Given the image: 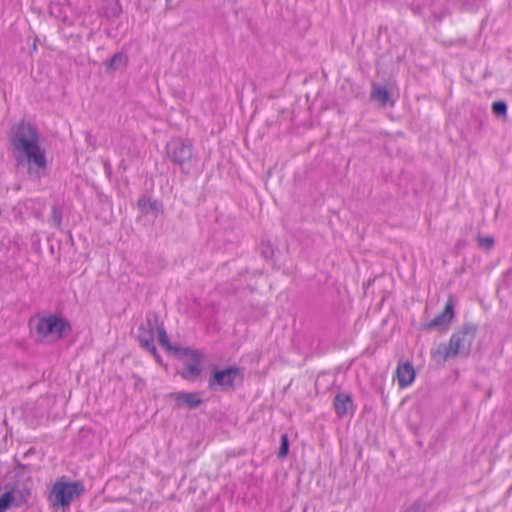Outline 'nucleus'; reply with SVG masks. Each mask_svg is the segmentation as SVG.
Here are the masks:
<instances>
[{"instance_id": "nucleus-1", "label": "nucleus", "mask_w": 512, "mask_h": 512, "mask_svg": "<svg viewBox=\"0 0 512 512\" xmlns=\"http://www.w3.org/2000/svg\"><path fill=\"white\" fill-rule=\"evenodd\" d=\"M9 141L16 160L25 163L29 173L40 176L45 172L48 166L46 150L34 125L21 121L12 129Z\"/></svg>"}, {"instance_id": "nucleus-2", "label": "nucleus", "mask_w": 512, "mask_h": 512, "mask_svg": "<svg viewBox=\"0 0 512 512\" xmlns=\"http://www.w3.org/2000/svg\"><path fill=\"white\" fill-rule=\"evenodd\" d=\"M29 328L31 336L41 344H54L71 332L70 322L54 314L30 318Z\"/></svg>"}, {"instance_id": "nucleus-3", "label": "nucleus", "mask_w": 512, "mask_h": 512, "mask_svg": "<svg viewBox=\"0 0 512 512\" xmlns=\"http://www.w3.org/2000/svg\"><path fill=\"white\" fill-rule=\"evenodd\" d=\"M474 337V331L468 328L455 332L451 336L449 343L439 345L436 350L432 351L431 356L436 362L443 363L457 355H467L474 341Z\"/></svg>"}, {"instance_id": "nucleus-4", "label": "nucleus", "mask_w": 512, "mask_h": 512, "mask_svg": "<svg viewBox=\"0 0 512 512\" xmlns=\"http://www.w3.org/2000/svg\"><path fill=\"white\" fill-rule=\"evenodd\" d=\"M84 491L85 487L81 481H70L62 476L53 483L48 495V501L52 507L67 508Z\"/></svg>"}, {"instance_id": "nucleus-5", "label": "nucleus", "mask_w": 512, "mask_h": 512, "mask_svg": "<svg viewBox=\"0 0 512 512\" xmlns=\"http://www.w3.org/2000/svg\"><path fill=\"white\" fill-rule=\"evenodd\" d=\"M148 329L142 327L139 332V342L141 346L146 348L149 352H151L157 361H160V357L157 353L156 347L154 345V335L157 334L158 341L161 346H163L168 351L180 352L182 349L173 347L170 344L168 335L166 330L162 324L158 323V318L155 315H149L147 317Z\"/></svg>"}, {"instance_id": "nucleus-6", "label": "nucleus", "mask_w": 512, "mask_h": 512, "mask_svg": "<svg viewBox=\"0 0 512 512\" xmlns=\"http://www.w3.org/2000/svg\"><path fill=\"white\" fill-rule=\"evenodd\" d=\"M181 356L185 358V369L180 373L181 377L186 380H195L202 373V354L192 349H182Z\"/></svg>"}, {"instance_id": "nucleus-7", "label": "nucleus", "mask_w": 512, "mask_h": 512, "mask_svg": "<svg viewBox=\"0 0 512 512\" xmlns=\"http://www.w3.org/2000/svg\"><path fill=\"white\" fill-rule=\"evenodd\" d=\"M240 377V370L237 367H228L222 370H216L209 379V387H220L224 390L234 389V382Z\"/></svg>"}, {"instance_id": "nucleus-8", "label": "nucleus", "mask_w": 512, "mask_h": 512, "mask_svg": "<svg viewBox=\"0 0 512 512\" xmlns=\"http://www.w3.org/2000/svg\"><path fill=\"white\" fill-rule=\"evenodd\" d=\"M395 377L399 388L405 389L412 385L415 380L416 373L410 362H400L395 371Z\"/></svg>"}, {"instance_id": "nucleus-9", "label": "nucleus", "mask_w": 512, "mask_h": 512, "mask_svg": "<svg viewBox=\"0 0 512 512\" xmlns=\"http://www.w3.org/2000/svg\"><path fill=\"white\" fill-rule=\"evenodd\" d=\"M167 153L176 163H183L190 158L191 148L180 140L171 141L167 146Z\"/></svg>"}, {"instance_id": "nucleus-10", "label": "nucleus", "mask_w": 512, "mask_h": 512, "mask_svg": "<svg viewBox=\"0 0 512 512\" xmlns=\"http://www.w3.org/2000/svg\"><path fill=\"white\" fill-rule=\"evenodd\" d=\"M170 397L177 406L197 408L202 403L200 395L196 392H174L170 394Z\"/></svg>"}, {"instance_id": "nucleus-11", "label": "nucleus", "mask_w": 512, "mask_h": 512, "mask_svg": "<svg viewBox=\"0 0 512 512\" xmlns=\"http://www.w3.org/2000/svg\"><path fill=\"white\" fill-rule=\"evenodd\" d=\"M334 409L338 417L342 418L354 411V403L350 395L340 393L335 396Z\"/></svg>"}, {"instance_id": "nucleus-12", "label": "nucleus", "mask_w": 512, "mask_h": 512, "mask_svg": "<svg viewBox=\"0 0 512 512\" xmlns=\"http://www.w3.org/2000/svg\"><path fill=\"white\" fill-rule=\"evenodd\" d=\"M454 318V309L452 301L449 300L444 310L439 313L433 320H431L426 327L427 328H434V327H441V326H447L451 323V321Z\"/></svg>"}, {"instance_id": "nucleus-13", "label": "nucleus", "mask_w": 512, "mask_h": 512, "mask_svg": "<svg viewBox=\"0 0 512 512\" xmlns=\"http://www.w3.org/2000/svg\"><path fill=\"white\" fill-rule=\"evenodd\" d=\"M371 98L378 101L381 105L385 106L390 100L388 89L384 86L373 85L371 91Z\"/></svg>"}, {"instance_id": "nucleus-14", "label": "nucleus", "mask_w": 512, "mask_h": 512, "mask_svg": "<svg viewBox=\"0 0 512 512\" xmlns=\"http://www.w3.org/2000/svg\"><path fill=\"white\" fill-rule=\"evenodd\" d=\"M14 505H16L14 489H9L0 495V512H6Z\"/></svg>"}, {"instance_id": "nucleus-15", "label": "nucleus", "mask_w": 512, "mask_h": 512, "mask_svg": "<svg viewBox=\"0 0 512 512\" xmlns=\"http://www.w3.org/2000/svg\"><path fill=\"white\" fill-rule=\"evenodd\" d=\"M492 111L496 116H506L507 105L503 101H496L492 104Z\"/></svg>"}, {"instance_id": "nucleus-16", "label": "nucleus", "mask_w": 512, "mask_h": 512, "mask_svg": "<svg viewBox=\"0 0 512 512\" xmlns=\"http://www.w3.org/2000/svg\"><path fill=\"white\" fill-rule=\"evenodd\" d=\"M289 451V439L287 434L281 435V445L278 453V457L283 459L287 456Z\"/></svg>"}, {"instance_id": "nucleus-17", "label": "nucleus", "mask_w": 512, "mask_h": 512, "mask_svg": "<svg viewBox=\"0 0 512 512\" xmlns=\"http://www.w3.org/2000/svg\"><path fill=\"white\" fill-rule=\"evenodd\" d=\"M126 58L121 55V54H116L114 55L110 61H109V64H108V67L110 69H116L118 67L119 64H121L122 62H125Z\"/></svg>"}, {"instance_id": "nucleus-18", "label": "nucleus", "mask_w": 512, "mask_h": 512, "mask_svg": "<svg viewBox=\"0 0 512 512\" xmlns=\"http://www.w3.org/2000/svg\"><path fill=\"white\" fill-rule=\"evenodd\" d=\"M478 241H479V244L481 247H484L487 249H490L494 243L493 239L490 237H481V238H479Z\"/></svg>"}]
</instances>
